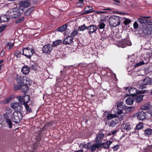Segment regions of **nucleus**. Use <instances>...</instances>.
<instances>
[{"mask_svg":"<svg viewBox=\"0 0 152 152\" xmlns=\"http://www.w3.org/2000/svg\"><path fill=\"white\" fill-rule=\"evenodd\" d=\"M127 45V43L123 41H120L118 42V46L122 48H124Z\"/></svg>","mask_w":152,"mask_h":152,"instance_id":"c85d7f7f","label":"nucleus"},{"mask_svg":"<svg viewBox=\"0 0 152 152\" xmlns=\"http://www.w3.org/2000/svg\"><path fill=\"white\" fill-rule=\"evenodd\" d=\"M123 102H119L117 104V109L118 111H117V114L120 115L122 113V110H124L125 108H124L123 105Z\"/></svg>","mask_w":152,"mask_h":152,"instance_id":"f8f14e48","label":"nucleus"},{"mask_svg":"<svg viewBox=\"0 0 152 152\" xmlns=\"http://www.w3.org/2000/svg\"><path fill=\"white\" fill-rule=\"evenodd\" d=\"M10 106L15 109V112H22L23 111V106L21 103L18 102L12 103Z\"/></svg>","mask_w":152,"mask_h":152,"instance_id":"7ed1b4c3","label":"nucleus"},{"mask_svg":"<svg viewBox=\"0 0 152 152\" xmlns=\"http://www.w3.org/2000/svg\"><path fill=\"white\" fill-rule=\"evenodd\" d=\"M24 20V17H21L19 19L16 20L15 23L16 24L18 23L22 22Z\"/></svg>","mask_w":152,"mask_h":152,"instance_id":"79ce46f5","label":"nucleus"},{"mask_svg":"<svg viewBox=\"0 0 152 152\" xmlns=\"http://www.w3.org/2000/svg\"><path fill=\"white\" fill-rule=\"evenodd\" d=\"M138 24L137 21H135L133 24V26L134 29L137 28L138 27Z\"/></svg>","mask_w":152,"mask_h":152,"instance_id":"5fc2aeb1","label":"nucleus"},{"mask_svg":"<svg viewBox=\"0 0 152 152\" xmlns=\"http://www.w3.org/2000/svg\"><path fill=\"white\" fill-rule=\"evenodd\" d=\"M140 65H141V64H140V63H139L134 64V67H138Z\"/></svg>","mask_w":152,"mask_h":152,"instance_id":"680f3d73","label":"nucleus"},{"mask_svg":"<svg viewBox=\"0 0 152 152\" xmlns=\"http://www.w3.org/2000/svg\"><path fill=\"white\" fill-rule=\"evenodd\" d=\"M124 128L126 130H130L132 128L131 126L129 124H126L125 125Z\"/></svg>","mask_w":152,"mask_h":152,"instance_id":"37998d69","label":"nucleus"},{"mask_svg":"<svg viewBox=\"0 0 152 152\" xmlns=\"http://www.w3.org/2000/svg\"><path fill=\"white\" fill-rule=\"evenodd\" d=\"M14 8L9 10L7 12V14L8 15V16L9 18H13V16L14 14Z\"/></svg>","mask_w":152,"mask_h":152,"instance_id":"7c9ffc66","label":"nucleus"},{"mask_svg":"<svg viewBox=\"0 0 152 152\" xmlns=\"http://www.w3.org/2000/svg\"><path fill=\"white\" fill-rule=\"evenodd\" d=\"M134 101V99L133 98H128L126 100V103L128 105H132Z\"/></svg>","mask_w":152,"mask_h":152,"instance_id":"cd10ccee","label":"nucleus"},{"mask_svg":"<svg viewBox=\"0 0 152 152\" xmlns=\"http://www.w3.org/2000/svg\"><path fill=\"white\" fill-rule=\"evenodd\" d=\"M117 116V115H116L109 113L107 114L106 117L107 119L110 120L112 119L113 118L116 117Z\"/></svg>","mask_w":152,"mask_h":152,"instance_id":"473e14b6","label":"nucleus"},{"mask_svg":"<svg viewBox=\"0 0 152 152\" xmlns=\"http://www.w3.org/2000/svg\"><path fill=\"white\" fill-rule=\"evenodd\" d=\"M118 123V120L116 119L112 120L109 123L108 126L111 127H113L117 125Z\"/></svg>","mask_w":152,"mask_h":152,"instance_id":"b1692460","label":"nucleus"},{"mask_svg":"<svg viewBox=\"0 0 152 152\" xmlns=\"http://www.w3.org/2000/svg\"><path fill=\"white\" fill-rule=\"evenodd\" d=\"M119 148V145H117L113 147V148L114 151H117V150Z\"/></svg>","mask_w":152,"mask_h":152,"instance_id":"3c124183","label":"nucleus"},{"mask_svg":"<svg viewBox=\"0 0 152 152\" xmlns=\"http://www.w3.org/2000/svg\"><path fill=\"white\" fill-rule=\"evenodd\" d=\"M110 25L113 27H116L121 24L120 17L115 15H113L109 19Z\"/></svg>","mask_w":152,"mask_h":152,"instance_id":"f257e3e1","label":"nucleus"},{"mask_svg":"<svg viewBox=\"0 0 152 152\" xmlns=\"http://www.w3.org/2000/svg\"><path fill=\"white\" fill-rule=\"evenodd\" d=\"M146 113L143 111L139 112L137 114V118L139 120L143 121L146 118Z\"/></svg>","mask_w":152,"mask_h":152,"instance_id":"4468645a","label":"nucleus"},{"mask_svg":"<svg viewBox=\"0 0 152 152\" xmlns=\"http://www.w3.org/2000/svg\"><path fill=\"white\" fill-rule=\"evenodd\" d=\"M75 152H83V150H80L78 151H75Z\"/></svg>","mask_w":152,"mask_h":152,"instance_id":"774afa93","label":"nucleus"},{"mask_svg":"<svg viewBox=\"0 0 152 152\" xmlns=\"http://www.w3.org/2000/svg\"><path fill=\"white\" fill-rule=\"evenodd\" d=\"M142 27V34L144 35L147 36L151 33L152 28L151 27H149L148 26L146 25L145 26H144Z\"/></svg>","mask_w":152,"mask_h":152,"instance_id":"0eeeda50","label":"nucleus"},{"mask_svg":"<svg viewBox=\"0 0 152 152\" xmlns=\"http://www.w3.org/2000/svg\"><path fill=\"white\" fill-rule=\"evenodd\" d=\"M61 42L62 41L61 40H56L53 42L52 46L53 47H55L59 45L61 43Z\"/></svg>","mask_w":152,"mask_h":152,"instance_id":"e433bc0d","label":"nucleus"},{"mask_svg":"<svg viewBox=\"0 0 152 152\" xmlns=\"http://www.w3.org/2000/svg\"><path fill=\"white\" fill-rule=\"evenodd\" d=\"M26 97L27 98V101L26 102H25L24 101L23 102V104L25 107L26 110V113L27 114L31 113L32 112V110L31 108L27 104V103H28L30 101V98L28 96H26L25 98Z\"/></svg>","mask_w":152,"mask_h":152,"instance_id":"9d476101","label":"nucleus"},{"mask_svg":"<svg viewBox=\"0 0 152 152\" xmlns=\"http://www.w3.org/2000/svg\"><path fill=\"white\" fill-rule=\"evenodd\" d=\"M143 128V124L142 122H140L137 124L136 127L135 129L137 130H140Z\"/></svg>","mask_w":152,"mask_h":152,"instance_id":"f704fd0d","label":"nucleus"},{"mask_svg":"<svg viewBox=\"0 0 152 152\" xmlns=\"http://www.w3.org/2000/svg\"><path fill=\"white\" fill-rule=\"evenodd\" d=\"M73 38L72 37L68 36L66 37L63 41V43L64 44H70L73 42Z\"/></svg>","mask_w":152,"mask_h":152,"instance_id":"ddd939ff","label":"nucleus"},{"mask_svg":"<svg viewBox=\"0 0 152 152\" xmlns=\"http://www.w3.org/2000/svg\"><path fill=\"white\" fill-rule=\"evenodd\" d=\"M23 117L22 112H14L12 113L11 118L15 123L18 124L20 122Z\"/></svg>","mask_w":152,"mask_h":152,"instance_id":"f03ea898","label":"nucleus"},{"mask_svg":"<svg viewBox=\"0 0 152 152\" xmlns=\"http://www.w3.org/2000/svg\"><path fill=\"white\" fill-rule=\"evenodd\" d=\"M34 53V50L28 48H25L23 50V55L28 58H31Z\"/></svg>","mask_w":152,"mask_h":152,"instance_id":"423d86ee","label":"nucleus"},{"mask_svg":"<svg viewBox=\"0 0 152 152\" xmlns=\"http://www.w3.org/2000/svg\"><path fill=\"white\" fill-rule=\"evenodd\" d=\"M12 99V97H10L8 98L7 99V102H9Z\"/></svg>","mask_w":152,"mask_h":152,"instance_id":"0e129e2a","label":"nucleus"},{"mask_svg":"<svg viewBox=\"0 0 152 152\" xmlns=\"http://www.w3.org/2000/svg\"><path fill=\"white\" fill-rule=\"evenodd\" d=\"M91 144L89 143H88L87 144H84L83 145V148H85L86 149H90L91 148Z\"/></svg>","mask_w":152,"mask_h":152,"instance_id":"a19ab883","label":"nucleus"},{"mask_svg":"<svg viewBox=\"0 0 152 152\" xmlns=\"http://www.w3.org/2000/svg\"><path fill=\"white\" fill-rule=\"evenodd\" d=\"M9 18L8 16L6 15L0 16V23L7 21Z\"/></svg>","mask_w":152,"mask_h":152,"instance_id":"bb28decb","label":"nucleus"},{"mask_svg":"<svg viewBox=\"0 0 152 152\" xmlns=\"http://www.w3.org/2000/svg\"><path fill=\"white\" fill-rule=\"evenodd\" d=\"M131 20L128 19H125L124 23L125 25H127L131 22Z\"/></svg>","mask_w":152,"mask_h":152,"instance_id":"49530a36","label":"nucleus"},{"mask_svg":"<svg viewBox=\"0 0 152 152\" xmlns=\"http://www.w3.org/2000/svg\"><path fill=\"white\" fill-rule=\"evenodd\" d=\"M144 96V95H137L136 94V96H134L135 97H134V101H136L137 102L139 103L142 100Z\"/></svg>","mask_w":152,"mask_h":152,"instance_id":"aec40b11","label":"nucleus"},{"mask_svg":"<svg viewBox=\"0 0 152 152\" xmlns=\"http://www.w3.org/2000/svg\"><path fill=\"white\" fill-rule=\"evenodd\" d=\"M88 28V27L86 26L85 24L79 26L78 28V31H83Z\"/></svg>","mask_w":152,"mask_h":152,"instance_id":"2f4dec72","label":"nucleus"},{"mask_svg":"<svg viewBox=\"0 0 152 152\" xmlns=\"http://www.w3.org/2000/svg\"><path fill=\"white\" fill-rule=\"evenodd\" d=\"M30 69L27 66L25 65L22 68L21 71L23 74L27 75L28 74Z\"/></svg>","mask_w":152,"mask_h":152,"instance_id":"f3484780","label":"nucleus"},{"mask_svg":"<svg viewBox=\"0 0 152 152\" xmlns=\"http://www.w3.org/2000/svg\"><path fill=\"white\" fill-rule=\"evenodd\" d=\"M42 50L43 54H46L48 53V45L46 44L43 46Z\"/></svg>","mask_w":152,"mask_h":152,"instance_id":"c9c22d12","label":"nucleus"},{"mask_svg":"<svg viewBox=\"0 0 152 152\" xmlns=\"http://www.w3.org/2000/svg\"><path fill=\"white\" fill-rule=\"evenodd\" d=\"M28 86H26V85L22 83L20 85V89H21L23 92L26 93L28 91Z\"/></svg>","mask_w":152,"mask_h":152,"instance_id":"5701e85b","label":"nucleus"},{"mask_svg":"<svg viewBox=\"0 0 152 152\" xmlns=\"http://www.w3.org/2000/svg\"><path fill=\"white\" fill-rule=\"evenodd\" d=\"M105 26V24L103 23H100L98 26L100 29H104Z\"/></svg>","mask_w":152,"mask_h":152,"instance_id":"ea45409f","label":"nucleus"},{"mask_svg":"<svg viewBox=\"0 0 152 152\" xmlns=\"http://www.w3.org/2000/svg\"><path fill=\"white\" fill-rule=\"evenodd\" d=\"M107 37V35L106 34H104L101 35V37L100 38V40L103 41L106 39Z\"/></svg>","mask_w":152,"mask_h":152,"instance_id":"de8ad7c7","label":"nucleus"},{"mask_svg":"<svg viewBox=\"0 0 152 152\" xmlns=\"http://www.w3.org/2000/svg\"><path fill=\"white\" fill-rule=\"evenodd\" d=\"M20 55V52L19 51L16 52L14 54V55L17 57H18V55Z\"/></svg>","mask_w":152,"mask_h":152,"instance_id":"052dcab7","label":"nucleus"},{"mask_svg":"<svg viewBox=\"0 0 152 152\" xmlns=\"http://www.w3.org/2000/svg\"><path fill=\"white\" fill-rule=\"evenodd\" d=\"M15 80L17 82V84H14V88L17 90L20 88V85L22 84L23 81V78L21 75H17L15 78Z\"/></svg>","mask_w":152,"mask_h":152,"instance_id":"39448f33","label":"nucleus"},{"mask_svg":"<svg viewBox=\"0 0 152 152\" xmlns=\"http://www.w3.org/2000/svg\"><path fill=\"white\" fill-rule=\"evenodd\" d=\"M96 149V148L95 146V144L92 145H91L90 149L92 152L95 151Z\"/></svg>","mask_w":152,"mask_h":152,"instance_id":"8fccbe9b","label":"nucleus"},{"mask_svg":"<svg viewBox=\"0 0 152 152\" xmlns=\"http://www.w3.org/2000/svg\"><path fill=\"white\" fill-rule=\"evenodd\" d=\"M133 109L134 108L132 107H129L127 108V110L129 112H131L132 110L131 109Z\"/></svg>","mask_w":152,"mask_h":152,"instance_id":"13d9d810","label":"nucleus"},{"mask_svg":"<svg viewBox=\"0 0 152 152\" xmlns=\"http://www.w3.org/2000/svg\"><path fill=\"white\" fill-rule=\"evenodd\" d=\"M30 69L32 70H36L37 69V65L35 64H34L31 65L30 67Z\"/></svg>","mask_w":152,"mask_h":152,"instance_id":"c03bdc74","label":"nucleus"},{"mask_svg":"<svg viewBox=\"0 0 152 152\" xmlns=\"http://www.w3.org/2000/svg\"><path fill=\"white\" fill-rule=\"evenodd\" d=\"M146 25H147V24L149 25V26H152V20L151 19H148V20L147 19H146ZM152 28V26H151Z\"/></svg>","mask_w":152,"mask_h":152,"instance_id":"a18cd8bd","label":"nucleus"},{"mask_svg":"<svg viewBox=\"0 0 152 152\" xmlns=\"http://www.w3.org/2000/svg\"><path fill=\"white\" fill-rule=\"evenodd\" d=\"M98 143H94L95 145V146L96 148H100L102 147V143H101L100 142H98Z\"/></svg>","mask_w":152,"mask_h":152,"instance_id":"09e8293b","label":"nucleus"},{"mask_svg":"<svg viewBox=\"0 0 152 152\" xmlns=\"http://www.w3.org/2000/svg\"><path fill=\"white\" fill-rule=\"evenodd\" d=\"M12 112V110L11 108L10 107H7L6 108V112L3 115L4 118H9V117L11 115Z\"/></svg>","mask_w":152,"mask_h":152,"instance_id":"2eb2a0df","label":"nucleus"},{"mask_svg":"<svg viewBox=\"0 0 152 152\" xmlns=\"http://www.w3.org/2000/svg\"><path fill=\"white\" fill-rule=\"evenodd\" d=\"M150 16H141L138 19L137 21L142 25V26H145L146 25V19L150 18Z\"/></svg>","mask_w":152,"mask_h":152,"instance_id":"9b49d317","label":"nucleus"},{"mask_svg":"<svg viewBox=\"0 0 152 152\" xmlns=\"http://www.w3.org/2000/svg\"><path fill=\"white\" fill-rule=\"evenodd\" d=\"M30 2L29 1H21L19 4V5L21 7L25 8L30 6Z\"/></svg>","mask_w":152,"mask_h":152,"instance_id":"a211bd4d","label":"nucleus"},{"mask_svg":"<svg viewBox=\"0 0 152 152\" xmlns=\"http://www.w3.org/2000/svg\"><path fill=\"white\" fill-rule=\"evenodd\" d=\"M97 29L98 27L96 25L91 24L88 26V32L91 35L93 33H96Z\"/></svg>","mask_w":152,"mask_h":152,"instance_id":"1a4fd4ad","label":"nucleus"},{"mask_svg":"<svg viewBox=\"0 0 152 152\" xmlns=\"http://www.w3.org/2000/svg\"><path fill=\"white\" fill-rule=\"evenodd\" d=\"M5 54V52L4 50H2L0 53V55L1 56H3Z\"/></svg>","mask_w":152,"mask_h":152,"instance_id":"bf43d9fd","label":"nucleus"},{"mask_svg":"<svg viewBox=\"0 0 152 152\" xmlns=\"http://www.w3.org/2000/svg\"><path fill=\"white\" fill-rule=\"evenodd\" d=\"M117 132V130H114V131H112L111 132V134H115Z\"/></svg>","mask_w":152,"mask_h":152,"instance_id":"338daca9","label":"nucleus"},{"mask_svg":"<svg viewBox=\"0 0 152 152\" xmlns=\"http://www.w3.org/2000/svg\"><path fill=\"white\" fill-rule=\"evenodd\" d=\"M68 25L67 24L64 25H63L58 27L56 29L58 31L63 32L65 31L67 28Z\"/></svg>","mask_w":152,"mask_h":152,"instance_id":"412c9836","label":"nucleus"},{"mask_svg":"<svg viewBox=\"0 0 152 152\" xmlns=\"http://www.w3.org/2000/svg\"><path fill=\"white\" fill-rule=\"evenodd\" d=\"M152 134V130L151 129L148 128L144 131V134L146 136H149Z\"/></svg>","mask_w":152,"mask_h":152,"instance_id":"c756f323","label":"nucleus"},{"mask_svg":"<svg viewBox=\"0 0 152 152\" xmlns=\"http://www.w3.org/2000/svg\"><path fill=\"white\" fill-rule=\"evenodd\" d=\"M151 105L149 102L144 104L141 106V108L142 110H145L149 109L151 107Z\"/></svg>","mask_w":152,"mask_h":152,"instance_id":"a878e982","label":"nucleus"},{"mask_svg":"<svg viewBox=\"0 0 152 152\" xmlns=\"http://www.w3.org/2000/svg\"><path fill=\"white\" fill-rule=\"evenodd\" d=\"M5 121L6 122L8 127L10 129H11L12 127V123L11 120L9 118H4Z\"/></svg>","mask_w":152,"mask_h":152,"instance_id":"393cba45","label":"nucleus"},{"mask_svg":"<svg viewBox=\"0 0 152 152\" xmlns=\"http://www.w3.org/2000/svg\"><path fill=\"white\" fill-rule=\"evenodd\" d=\"M103 10H111L112 9L109 7H107L106 9H103Z\"/></svg>","mask_w":152,"mask_h":152,"instance_id":"e2e57ef3","label":"nucleus"},{"mask_svg":"<svg viewBox=\"0 0 152 152\" xmlns=\"http://www.w3.org/2000/svg\"><path fill=\"white\" fill-rule=\"evenodd\" d=\"M112 142V141L109 140L104 143H102V147L104 149L108 148Z\"/></svg>","mask_w":152,"mask_h":152,"instance_id":"4be33fe9","label":"nucleus"},{"mask_svg":"<svg viewBox=\"0 0 152 152\" xmlns=\"http://www.w3.org/2000/svg\"><path fill=\"white\" fill-rule=\"evenodd\" d=\"M18 99L19 100V101L20 102V103H22L23 102V98L21 96H20L18 97Z\"/></svg>","mask_w":152,"mask_h":152,"instance_id":"4d7b16f0","label":"nucleus"},{"mask_svg":"<svg viewBox=\"0 0 152 152\" xmlns=\"http://www.w3.org/2000/svg\"><path fill=\"white\" fill-rule=\"evenodd\" d=\"M92 9V7L91 6H86L85 7L84 9V11L85 12L83 14H86L91 13L93 11L91 10Z\"/></svg>","mask_w":152,"mask_h":152,"instance_id":"6ab92c4d","label":"nucleus"},{"mask_svg":"<svg viewBox=\"0 0 152 152\" xmlns=\"http://www.w3.org/2000/svg\"><path fill=\"white\" fill-rule=\"evenodd\" d=\"M14 15L13 18H16L19 17L21 14V13L20 12V10L18 8H14Z\"/></svg>","mask_w":152,"mask_h":152,"instance_id":"dca6fc26","label":"nucleus"},{"mask_svg":"<svg viewBox=\"0 0 152 152\" xmlns=\"http://www.w3.org/2000/svg\"><path fill=\"white\" fill-rule=\"evenodd\" d=\"M107 12V11H97L95 13L96 14H104L106 13Z\"/></svg>","mask_w":152,"mask_h":152,"instance_id":"603ef678","label":"nucleus"},{"mask_svg":"<svg viewBox=\"0 0 152 152\" xmlns=\"http://www.w3.org/2000/svg\"><path fill=\"white\" fill-rule=\"evenodd\" d=\"M128 91L130 95L134 96L137 94H144L146 92L145 90L138 91L134 88H129Z\"/></svg>","mask_w":152,"mask_h":152,"instance_id":"20e7f679","label":"nucleus"},{"mask_svg":"<svg viewBox=\"0 0 152 152\" xmlns=\"http://www.w3.org/2000/svg\"><path fill=\"white\" fill-rule=\"evenodd\" d=\"M31 82V81L29 80V78H27L26 79L25 82H23V84H25V85L28 86L30 85Z\"/></svg>","mask_w":152,"mask_h":152,"instance_id":"58836bf2","label":"nucleus"},{"mask_svg":"<svg viewBox=\"0 0 152 152\" xmlns=\"http://www.w3.org/2000/svg\"><path fill=\"white\" fill-rule=\"evenodd\" d=\"M105 132V131L104 130H100L96 134V137L95 140V142H101L104 136Z\"/></svg>","mask_w":152,"mask_h":152,"instance_id":"6e6552de","label":"nucleus"},{"mask_svg":"<svg viewBox=\"0 0 152 152\" xmlns=\"http://www.w3.org/2000/svg\"><path fill=\"white\" fill-rule=\"evenodd\" d=\"M34 10V7H32L26 11L25 13V15L26 16H29Z\"/></svg>","mask_w":152,"mask_h":152,"instance_id":"72a5a7b5","label":"nucleus"},{"mask_svg":"<svg viewBox=\"0 0 152 152\" xmlns=\"http://www.w3.org/2000/svg\"><path fill=\"white\" fill-rule=\"evenodd\" d=\"M78 29L76 30L75 28L74 29V30L72 31L71 34V37H75L76 35H77L78 34Z\"/></svg>","mask_w":152,"mask_h":152,"instance_id":"4c0bfd02","label":"nucleus"},{"mask_svg":"<svg viewBox=\"0 0 152 152\" xmlns=\"http://www.w3.org/2000/svg\"><path fill=\"white\" fill-rule=\"evenodd\" d=\"M7 25H3L2 26L0 27V33L1 32L4 30L6 28Z\"/></svg>","mask_w":152,"mask_h":152,"instance_id":"6e6d98bb","label":"nucleus"},{"mask_svg":"<svg viewBox=\"0 0 152 152\" xmlns=\"http://www.w3.org/2000/svg\"><path fill=\"white\" fill-rule=\"evenodd\" d=\"M14 46V44L13 43H12V44H11L10 45V46H9V49H11V48Z\"/></svg>","mask_w":152,"mask_h":152,"instance_id":"69168bd1","label":"nucleus"},{"mask_svg":"<svg viewBox=\"0 0 152 152\" xmlns=\"http://www.w3.org/2000/svg\"><path fill=\"white\" fill-rule=\"evenodd\" d=\"M83 3L82 2H78L77 3V7H81L84 6Z\"/></svg>","mask_w":152,"mask_h":152,"instance_id":"864d4df0","label":"nucleus"}]
</instances>
